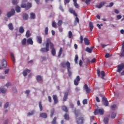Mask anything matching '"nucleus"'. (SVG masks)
<instances>
[{"instance_id":"9d476101","label":"nucleus","mask_w":124,"mask_h":124,"mask_svg":"<svg viewBox=\"0 0 124 124\" xmlns=\"http://www.w3.org/2000/svg\"><path fill=\"white\" fill-rule=\"evenodd\" d=\"M123 69H124V64L121 63L118 65L117 72H119V73H121V71H122Z\"/></svg>"},{"instance_id":"c756f323","label":"nucleus","mask_w":124,"mask_h":124,"mask_svg":"<svg viewBox=\"0 0 124 124\" xmlns=\"http://www.w3.org/2000/svg\"><path fill=\"white\" fill-rule=\"evenodd\" d=\"M62 111H64L66 113H67L68 112V109H67V108L65 106H63L62 107Z\"/></svg>"},{"instance_id":"ea45409f","label":"nucleus","mask_w":124,"mask_h":124,"mask_svg":"<svg viewBox=\"0 0 124 124\" xmlns=\"http://www.w3.org/2000/svg\"><path fill=\"white\" fill-rule=\"evenodd\" d=\"M101 75L102 76V79H104V77L105 76V72L104 71L101 72Z\"/></svg>"},{"instance_id":"69168bd1","label":"nucleus","mask_w":124,"mask_h":124,"mask_svg":"<svg viewBox=\"0 0 124 124\" xmlns=\"http://www.w3.org/2000/svg\"><path fill=\"white\" fill-rule=\"evenodd\" d=\"M84 1L86 4H90V1H91V0H85Z\"/></svg>"},{"instance_id":"393cba45","label":"nucleus","mask_w":124,"mask_h":124,"mask_svg":"<svg viewBox=\"0 0 124 124\" xmlns=\"http://www.w3.org/2000/svg\"><path fill=\"white\" fill-rule=\"evenodd\" d=\"M23 18L24 20H28V19H29V15L27 14H24L23 15Z\"/></svg>"},{"instance_id":"a211bd4d","label":"nucleus","mask_w":124,"mask_h":124,"mask_svg":"<svg viewBox=\"0 0 124 124\" xmlns=\"http://www.w3.org/2000/svg\"><path fill=\"white\" fill-rule=\"evenodd\" d=\"M27 43L28 45H29V44H30V45H32V44H33V41L31 38H30L27 40Z\"/></svg>"},{"instance_id":"7c9ffc66","label":"nucleus","mask_w":124,"mask_h":124,"mask_svg":"<svg viewBox=\"0 0 124 124\" xmlns=\"http://www.w3.org/2000/svg\"><path fill=\"white\" fill-rule=\"evenodd\" d=\"M123 52L120 54V57H124V41L122 45Z\"/></svg>"},{"instance_id":"37998d69","label":"nucleus","mask_w":124,"mask_h":124,"mask_svg":"<svg viewBox=\"0 0 124 124\" xmlns=\"http://www.w3.org/2000/svg\"><path fill=\"white\" fill-rule=\"evenodd\" d=\"M75 63H78V55H75Z\"/></svg>"},{"instance_id":"c85d7f7f","label":"nucleus","mask_w":124,"mask_h":124,"mask_svg":"<svg viewBox=\"0 0 124 124\" xmlns=\"http://www.w3.org/2000/svg\"><path fill=\"white\" fill-rule=\"evenodd\" d=\"M8 28L10 31H13L14 28L13 27V24L12 23H9L8 25Z\"/></svg>"},{"instance_id":"9b49d317","label":"nucleus","mask_w":124,"mask_h":124,"mask_svg":"<svg viewBox=\"0 0 124 124\" xmlns=\"http://www.w3.org/2000/svg\"><path fill=\"white\" fill-rule=\"evenodd\" d=\"M53 99L54 101V104H57L59 102V99L58 98V96L57 95H53L52 96Z\"/></svg>"},{"instance_id":"bf43d9fd","label":"nucleus","mask_w":124,"mask_h":124,"mask_svg":"<svg viewBox=\"0 0 124 124\" xmlns=\"http://www.w3.org/2000/svg\"><path fill=\"white\" fill-rule=\"evenodd\" d=\"M74 84H75V86H78V85H79V82H78V81H77V80H76V79H75Z\"/></svg>"},{"instance_id":"c03bdc74","label":"nucleus","mask_w":124,"mask_h":124,"mask_svg":"<svg viewBox=\"0 0 124 124\" xmlns=\"http://www.w3.org/2000/svg\"><path fill=\"white\" fill-rule=\"evenodd\" d=\"M72 32H71V31H69L68 32V38H72Z\"/></svg>"},{"instance_id":"864d4df0","label":"nucleus","mask_w":124,"mask_h":124,"mask_svg":"<svg viewBox=\"0 0 124 124\" xmlns=\"http://www.w3.org/2000/svg\"><path fill=\"white\" fill-rule=\"evenodd\" d=\"M97 74L98 77H100V70H99V69H98L97 70Z\"/></svg>"},{"instance_id":"473e14b6","label":"nucleus","mask_w":124,"mask_h":124,"mask_svg":"<svg viewBox=\"0 0 124 124\" xmlns=\"http://www.w3.org/2000/svg\"><path fill=\"white\" fill-rule=\"evenodd\" d=\"M7 91L6 89L3 88H0V93H6Z\"/></svg>"},{"instance_id":"58836bf2","label":"nucleus","mask_w":124,"mask_h":124,"mask_svg":"<svg viewBox=\"0 0 124 124\" xmlns=\"http://www.w3.org/2000/svg\"><path fill=\"white\" fill-rule=\"evenodd\" d=\"M31 36V33L30 32V31L28 30L26 31V37L28 38Z\"/></svg>"},{"instance_id":"5701e85b","label":"nucleus","mask_w":124,"mask_h":124,"mask_svg":"<svg viewBox=\"0 0 124 124\" xmlns=\"http://www.w3.org/2000/svg\"><path fill=\"white\" fill-rule=\"evenodd\" d=\"M89 27L90 28L91 31H93V22H89Z\"/></svg>"},{"instance_id":"aec40b11","label":"nucleus","mask_w":124,"mask_h":124,"mask_svg":"<svg viewBox=\"0 0 124 124\" xmlns=\"http://www.w3.org/2000/svg\"><path fill=\"white\" fill-rule=\"evenodd\" d=\"M84 89L86 90V92L87 93H89L91 92V89L88 87V85H84Z\"/></svg>"},{"instance_id":"a18cd8bd","label":"nucleus","mask_w":124,"mask_h":124,"mask_svg":"<svg viewBox=\"0 0 124 124\" xmlns=\"http://www.w3.org/2000/svg\"><path fill=\"white\" fill-rule=\"evenodd\" d=\"M58 25L59 26V27H61V26H62V20H59L58 22Z\"/></svg>"},{"instance_id":"2f4dec72","label":"nucleus","mask_w":124,"mask_h":124,"mask_svg":"<svg viewBox=\"0 0 124 124\" xmlns=\"http://www.w3.org/2000/svg\"><path fill=\"white\" fill-rule=\"evenodd\" d=\"M25 31V29H24V28L23 27H20L19 29V32L20 33H24V32Z\"/></svg>"},{"instance_id":"72a5a7b5","label":"nucleus","mask_w":124,"mask_h":124,"mask_svg":"<svg viewBox=\"0 0 124 124\" xmlns=\"http://www.w3.org/2000/svg\"><path fill=\"white\" fill-rule=\"evenodd\" d=\"M64 118L66 121H69V115L67 114V113H65L64 115Z\"/></svg>"},{"instance_id":"423d86ee","label":"nucleus","mask_w":124,"mask_h":124,"mask_svg":"<svg viewBox=\"0 0 124 124\" xmlns=\"http://www.w3.org/2000/svg\"><path fill=\"white\" fill-rule=\"evenodd\" d=\"M94 114H100V115H103L104 114V110L102 109H96L94 111Z\"/></svg>"},{"instance_id":"a19ab883","label":"nucleus","mask_w":124,"mask_h":124,"mask_svg":"<svg viewBox=\"0 0 124 124\" xmlns=\"http://www.w3.org/2000/svg\"><path fill=\"white\" fill-rule=\"evenodd\" d=\"M26 42H27V39L24 38L21 42L22 45H26Z\"/></svg>"},{"instance_id":"0e129e2a","label":"nucleus","mask_w":124,"mask_h":124,"mask_svg":"<svg viewBox=\"0 0 124 124\" xmlns=\"http://www.w3.org/2000/svg\"><path fill=\"white\" fill-rule=\"evenodd\" d=\"M117 18L118 20H120V19H122V16L118 15L117 16Z\"/></svg>"},{"instance_id":"4468645a","label":"nucleus","mask_w":124,"mask_h":124,"mask_svg":"<svg viewBox=\"0 0 124 124\" xmlns=\"http://www.w3.org/2000/svg\"><path fill=\"white\" fill-rule=\"evenodd\" d=\"M68 97V92H65L64 94V96L63 98V101L64 102L66 101V100H67V98Z\"/></svg>"},{"instance_id":"dca6fc26","label":"nucleus","mask_w":124,"mask_h":124,"mask_svg":"<svg viewBox=\"0 0 124 124\" xmlns=\"http://www.w3.org/2000/svg\"><path fill=\"white\" fill-rule=\"evenodd\" d=\"M83 40L85 45H90V40L89 39L87 38H84Z\"/></svg>"},{"instance_id":"338daca9","label":"nucleus","mask_w":124,"mask_h":124,"mask_svg":"<svg viewBox=\"0 0 124 124\" xmlns=\"http://www.w3.org/2000/svg\"><path fill=\"white\" fill-rule=\"evenodd\" d=\"M48 98L49 102H50V103L52 102V98L51 97V96H48Z\"/></svg>"},{"instance_id":"5fc2aeb1","label":"nucleus","mask_w":124,"mask_h":124,"mask_svg":"<svg viewBox=\"0 0 124 124\" xmlns=\"http://www.w3.org/2000/svg\"><path fill=\"white\" fill-rule=\"evenodd\" d=\"M111 118L112 119H115V118H116V113L112 112L111 114Z\"/></svg>"},{"instance_id":"79ce46f5","label":"nucleus","mask_w":124,"mask_h":124,"mask_svg":"<svg viewBox=\"0 0 124 124\" xmlns=\"http://www.w3.org/2000/svg\"><path fill=\"white\" fill-rule=\"evenodd\" d=\"M109 122V118H105L104 119V123L105 124H108V122Z\"/></svg>"},{"instance_id":"f3484780","label":"nucleus","mask_w":124,"mask_h":124,"mask_svg":"<svg viewBox=\"0 0 124 124\" xmlns=\"http://www.w3.org/2000/svg\"><path fill=\"white\" fill-rule=\"evenodd\" d=\"M106 3V2L102 1L100 3L99 5H96V7H97V8H101V7H102V6H103V5H104V4H105Z\"/></svg>"},{"instance_id":"cd10ccee","label":"nucleus","mask_w":124,"mask_h":124,"mask_svg":"<svg viewBox=\"0 0 124 124\" xmlns=\"http://www.w3.org/2000/svg\"><path fill=\"white\" fill-rule=\"evenodd\" d=\"M54 114H55V108H52L50 110V118H53V116H54Z\"/></svg>"},{"instance_id":"774afa93","label":"nucleus","mask_w":124,"mask_h":124,"mask_svg":"<svg viewBox=\"0 0 124 124\" xmlns=\"http://www.w3.org/2000/svg\"><path fill=\"white\" fill-rule=\"evenodd\" d=\"M75 22H77V23H79V18H78V17H77L75 18Z\"/></svg>"},{"instance_id":"7ed1b4c3","label":"nucleus","mask_w":124,"mask_h":124,"mask_svg":"<svg viewBox=\"0 0 124 124\" xmlns=\"http://www.w3.org/2000/svg\"><path fill=\"white\" fill-rule=\"evenodd\" d=\"M23 3L21 4V7L22 8H26V10H28V9H30L31 7V3H28L27 4L25 3H23L24 2H26V1H28V0H23Z\"/></svg>"},{"instance_id":"8fccbe9b","label":"nucleus","mask_w":124,"mask_h":124,"mask_svg":"<svg viewBox=\"0 0 124 124\" xmlns=\"http://www.w3.org/2000/svg\"><path fill=\"white\" fill-rule=\"evenodd\" d=\"M74 5L76 7V8H77L78 9L79 8V5L78 3H77V2L76 3H74Z\"/></svg>"},{"instance_id":"bb28decb","label":"nucleus","mask_w":124,"mask_h":124,"mask_svg":"<svg viewBox=\"0 0 124 124\" xmlns=\"http://www.w3.org/2000/svg\"><path fill=\"white\" fill-rule=\"evenodd\" d=\"M62 54V48L61 47L60 48L59 51L58 52V58H60Z\"/></svg>"},{"instance_id":"20e7f679","label":"nucleus","mask_w":124,"mask_h":124,"mask_svg":"<svg viewBox=\"0 0 124 124\" xmlns=\"http://www.w3.org/2000/svg\"><path fill=\"white\" fill-rule=\"evenodd\" d=\"M6 66H7V62H6V60H2L0 63V69H2V68H6Z\"/></svg>"},{"instance_id":"13d9d810","label":"nucleus","mask_w":124,"mask_h":124,"mask_svg":"<svg viewBox=\"0 0 124 124\" xmlns=\"http://www.w3.org/2000/svg\"><path fill=\"white\" fill-rule=\"evenodd\" d=\"M105 57L107 59H108V58H110V54L108 53H106V55H105Z\"/></svg>"},{"instance_id":"e433bc0d","label":"nucleus","mask_w":124,"mask_h":124,"mask_svg":"<svg viewBox=\"0 0 124 124\" xmlns=\"http://www.w3.org/2000/svg\"><path fill=\"white\" fill-rule=\"evenodd\" d=\"M39 107L41 111L43 110V107H42V103L41 102V101L39 102Z\"/></svg>"},{"instance_id":"f8f14e48","label":"nucleus","mask_w":124,"mask_h":124,"mask_svg":"<svg viewBox=\"0 0 124 124\" xmlns=\"http://www.w3.org/2000/svg\"><path fill=\"white\" fill-rule=\"evenodd\" d=\"M94 48V47L93 46H92L90 48L89 47H87L85 49V51H86V52H87L88 53H91L93 52V50Z\"/></svg>"},{"instance_id":"052dcab7","label":"nucleus","mask_w":124,"mask_h":124,"mask_svg":"<svg viewBox=\"0 0 124 124\" xmlns=\"http://www.w3.org/2000/svg\"><path fill=\"white\" fill-rule=\"evenodd\" d=\"M80 44H82V43H83V36H80Z\"/></svg>"},{"instance_id":"e2e57ef3","label":"nucleus","mask_w":124,"mask_h":124,"mask_svg":"<svg viewBox=\"0 0 124 124\" xmlns=\"http://www.w3.org/2000/svg\"><path fill=\"white\" fill-rule=\"evenodd\" d=\"M9 72V69H6L4 71L5 74H8Z\"/></svg>"},{"instance_id":"4d7b16f0","label":"nucleus","mask_w":124,"mask_h":124,"mask_svg":"<svg viewBox=\"0 0 124 124\" xmlns=\"http://www.w3.org/2000/svg\"><path fill=\"white\" fill-rule=\"evenodd\" d=\"M23 76L26 77V76H27V75H28V73H27V71H26V70H24L23 72Z\"/></svg>"},{"instance_id":"f03ea898","label":"nucleus","mask_w":124,"mask_h":124,"mask_svg":"<svg viewBox=\"0 0 124 124\" xmlns=\"http://www.w3.org/2000/svg\"><path fill=\"white\" fill-rule=\"evenodd\" d=\"M62 66L63 67V68H65L67 67V70L68 71V75L69 77H71V75H72V72L70 71L71 69V64L69 62L67 61L66 62H62L61 63Z\"/></svg>"},{"instance_id":"1a4fd4ad","label":"nucleus","mask_w":124,"mask_h":124,"mask_svg":"<svg viewBox=\"0 0 124 124\" xmlns=\"http://www.w3.org/2000/svg\"><path fill=\"white\" fill-rule=\"evenodd\" d=\"M102 101L105 106L107 107L109 105V102L107 100V98L105 97H103L102 98Z\"/></svg>"},{"instance_id":"2eb2a0df","label":"nucleus","mask_w":124,"mask_h":124,"mask_svg":"<svg viewBox=\"0 0 124 124\" xmlns=\"http://www.w3.org/2000/svg\"><path fill=\"white\" fill-rule=\"evenodd\" d=\"M36 40H37V42L39 44H41V43H42V38L41 36H37Z\"/></svg>"},{"instance_id":"09e8293b","label":"nucleus","mask_w":124,"mask_h":124,"mask_svg":"<svg viewBox=\"0 0 124 124\" xmlns=\"http://www.w3.org/2000/svg\"><path fill=\"white\" fill-rule=\"evenodd\" d=\"M52 26L53 28H57V24H56L55 21H53L52 23Z\"/></svg>"},{"instance_id":"6ab92c4d","label":"nucleus","mask_w":124,"mask_h":124,"mask_svg":"<svg viewBox=\"0 0 124 124\" xmlns=\"http://www.w3.org/2000/svg\"><path fill=\"white\" fill-rule=\"evenodd\" d=\"M36 79L37 81L38 82H41V83H42L43 80L42 78L41 77V76H37L36 77Z\"/></svg>"},{"instance_id":"39448f33","label":"nucleus","mask_w":124,"mask_h":124,"mask_svg":"<svg viewBox=\"0 0 124 124\" xmlns=\"http://www.w3.org/2000/svg\"><path fill=\"white\" fill-rule=\"evenodd\" d=\"M84 117H79V118H76V123L77 124H84Z\"/></svg>"},{"instance_id":"6e6552de","label":"nucleus","mask_w":124,"mask_h":124,"mask_svg":"<svg viewBox=\"0 0 124 124\" xmlns=\"http://www.w3.org/2000/svg\"><path fill=\"white\" fill-rule=\"evenodd\" d=\"M15 14V10L14 9H12L10 12H9L7 13V16L8 18H10L11 16H13Z\"/></svg>"},{"instance_id":"0eeeda50","label":"nucleus","mask_w":124,"mask_h":124,"mask_svg":"<svg viewBox=\"0 0 124 124\" xmlns=\"http://www.w3.org/2000/svg\"><path fill=\"white\" fill-rule=\"evenodd\" d=\"M50 49H51V54L52 56H56V50H55V47H54V44L51 42L50 44Z\"/></svg>"},{"instance_id":"b1692460","label":"nucleus","mask_w":124,"mask_h":124,"mask_svg":"<svg viewBox=\"0 0 124 124\" xmlns=\"http://www.w3.org/2000/svg\"><path fill=\"white\" fill-rule=\"evenodd\" d=\"M11 60L14 63H15V57L13 53H11Z\"/></svg>"},{"instance_id":"4c0bfd02","label":"nucleus","mask_w":124,"mask_h":124,"mask_svg":"<svg viewBox=\"0 0 124 124\" xmlns=\"http://www.w3.org/2000/svg\"><path fill=\"white\" fill-rule=\"evenodd\" d=\"M34 113H35V110H31L30 112L28 113V116H32V115H34Z\"/></svg>"},{"instance_id":"3c124183","label":"nucleus","mask_w":124,"mask_h":124,"mask_svg":"<svg viewBox=\"0 0 124 124\" xmlns=\"http://www.w3.org/2000/svg\"><path fill=\"white\" fill-rule=\"evenodd\" d=\"M113 5H114V3L111 2L110 3L109 5H107L106 7H112V6H113Z\"/></svg>"},{"instance_id":"c9c22d12","label":"nucleus","mask_w":124,"mask_h":124,"mask_svg":"<svg viewBox=\"0 0 124 124\" xmlns=\"http://www.w3.org/2000/svg\"><path fill=\"white\" fill-rule=\"evenodd\" d=\"M51 124H58V123L57 122V118L56 117L53 118L51 122Z\"/></svg>"},{"instance_id":"f257e3e1","label":"nucleus","mask_w":124,"mask_h":124,"mask_svg":"<svg viewBox=\"0 0 124 124\" xmlns=\"http://www.w3.org/2000/svg\"><path fill=\"white\" fill-rule=\"evenodd\" d=\"M51 41V38H48L46 39V47L41 48L40 49V52L42 53H46V52H49V46L50 47L51 43H52Z\"/></svg>"},{"instance_id":"603ef678","label":"nucleus","mask_w":124,"mask_h":124,"mask_svg":"<svg viewBox=\"0 0 124 124\" xmlns=\"http://www.w3.org/2000/svg\"><path fill=\"white\" fill-rule=\"evenodd\" d=\"M83 104H87L88 103V100L87 99H84L82 101Z\"/></svg>"},{"instance_id":"a878e982","label":"nucleus","mask_w":124,"mask_h":124,"mask_svg":"<svg viewBox=\"0 0 124 124\" xmlns=\"http://www.w3.org/2000/svg\"><path fill=\"white\" fill-rule=\"evenodd\" d=\"M30 18L31 19L34 20V19H35V14L33 13H31L30 14Z\"/></svg>"},{"instance_id":"680f3d73","label":"nucleus","mask_w":124,"mask_h":124,"mask_svg":"<svg viewBox=\"0 0 124 124\" xmlns=\"http://www.w3.org/2000/svg\"><path fill=\"white\" fill-rule=\"evenodd\" d=\"M75 91H76V92H77V93H78V92H80V88L76 87L75 88Z\"/></svg>"},{"instance_id":"49530a36","label":"nucleus","mask_w":124,"mask_h":124,"mask_svg":"<svg viewBox=\"0 0 124 124\" xmlns=\"http://www.w3.org/2000/svg\"><path fill=\"white\" fill-rule=\"evenodd\" d=\"M18 0H12V3L14 5L17 4L18 3Z\"/></svg>"},{"instance_id":"de8ad7c7","label":"nucleus","mask_w":124,"mask_h":124,"mask_svg":"<svg viewBox=\"0 0 124 124\" xmlns=\"http://www.w3.org/2000/svg\"><path fill=\"white\" fill-rule=\"evenodd\" d=\"M48 31H49V29L48 28V27H46L45 30V32L46 35H47Z\"/></svg>"},{"instance_id":"f704fd0d","label":"nucleus","mask_w":124,"mask_h":124,"mask_svg":"<svg viewBox=\"0 0 124 124\" xmlns=\"http://www.w3.org/2000/svg\"><path fill=\"white\" fill-rule=\"evenodd\" d=\"M16 11L17 13L21 12V7H19V6H16Z\"/></svg>"},{"instance_id":"4be33fe9","label":"nucleus","mask_w":124,"mask_h":124,"mask_svg":"<svg viewBox=\"0 0 124 124\" xmlns=\"http://www.w3.org/2000/svg\"><path fill=\"white\" fill-rule=\"evenodd\" d=\"M40 117L44 118V119H46L47 118V113L45 112L42 113L40 114Z\"/></svg>"},{"instance_id":"ddd939ff","label":"nucleus","mask_w":124,"mask_h":124,"mask_svg":"<svg viewBox=\"0 0 124 124\" xmlns=\"http://www.w3.org/2000/svg\"><path fill=\"white\" fill-rule=\"evenodd\" d=\"M69 11L70 13H71L72 14H73L74 16H75L76 17H77V14H76L75 10H73L72 8H69Z\"/></svg>"},{"instance_id":"6e6d98bb","label":"nucleus","mask_w":124,"mask_h":124,"mask_svg":"<svg viewBox=\"0 0 124 124\" xmlns=\"http://www.w3.org/2000/svg\"><path fill=\"white\" fill-rule=\"evenodd\" d=\"M9 105V104L8 103H6V104H5L4 106V109H6V108L8 107Z\"/></svg>"},{"instance_id":"412c9836","label":"nucleus","mask_w":124,"mask_h":124,"mask_svg":"<svg viewBox=\"0 0 124 124\" xmlns=\"http://www.w3.org/2000/svg\"><path fill=\"white\" fill-rule=\"evenodd\" d=\"M74 114H75L76 118H78V116H79V115H80V111L77 110H76V109H75L74 110Z\"/></svg>"}]
</instances>
